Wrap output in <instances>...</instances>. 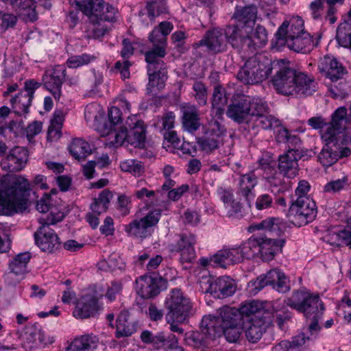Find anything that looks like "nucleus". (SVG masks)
<instances>
[{
    "instance_id": "64",
    "label": "nucleus",
    "mask_w": 351,
    "mask_h": 351,
    "mask_svg": "<svg viewBox=\"0 0 351 351\" xmlns=\"http://www.w3.org/2000/svg\"><path fill=\"white\" fill-rule=\"evenodd\" d=\"M291 27L287 29L286 38L295 37L296 36L303 34L304 22L300 17L293 18L290 21Z\"/></svg>"
},
{
    "instance_id": "29",
    "label": "nucleus",
    "mask_w": 351,
    "mask_h": 351,
    "mask_svg": "<svg viewBox=\"0 0 351 351\" xmlns=\"http://www.w3.org/2000/svg\"><path fill=\"white\" fill-rule=\"evenodd\" d=\"M250 33L249 27L229 25L225 29L226 42L238 49H246V38Z\"/></svg>"
},
{
    "instance_id": "31",
    "label": "nucleus",
    "mask_w": 351,
    "mask_h": 351,
    "mask_svg": "<svg viewBox=\"0 0 351 351\" xmlns=\"http://www.w3.org/2000/svg\"><path fill=\"white\" fill-rule=\"evenodd\" d=\"M257 184L258 177L254 171L241 175L239 180L237 194L245 198L250 207H251L250 201L254 197L252 190Z\"/></svg>"
},
{
    "instance_id": "55",
    "label": "nucleus",
    "mask_w": 351,
    "mask_h": 351,
    "mask_svg": "<svg viewBox=\"0 0 351 351\" xmlns=\"http://www.w3.org/2000/svg\"><path fill=\"white\" fill-rule=\"evenodd\" d=\"M348 178L347 176H343L341 179L332 180L326 184L324 186V192L335 194L348 187Z\"/></svg>"
},
{
    "instance_id": "42",
    "label": "nucleus",
    "mask_w": 351,
    "mask_h": 351,
    "mask_svg": "<svg viewBox=\"0 0 351 351\" xmlns=\"http://www.w3.org/2000/svg\"><path fill=\"white\" fill-rule=\"evenodd\" d=\"M130 313L128 311L121 312L117 319L116 337H128L136 331V324L129 320Z\"/></svg>"
},
{
    "instance_id": "38",
    "label": "nucleus",
    "mask_w": 351,
    "mask_h": 351,
    "mask_svg": "<svg viewBox=\"0 0 351 351\" xmlns=\"http://www.w3.org/2000/svg\"><path fill=\"white\" fill-rule=\"evenodd\" d=\"M24 19L34 21L38 19L37 5L34 0H8Z\"/></svg>"
},
{
    "instance_id": "10",
    "label": "nucleus",
    "mask_w": 351,
    "mask_h": 351,
    "mask_svg": "<svg viewBox=\"0 0 351 351\" xmlns=\"http://www.w3.org/2000/svg\"><path fill=\"white\" fill-rule=\"evenodd\" d=\"M101 287H94L88 293L80 297L73 311V316L77 319H86L93 317L101 308L99 300L104 296Z\"/></svg>"
},
{
    "instance_id": "37",
    "label": "nucleus",
    "mask_w": 351,
    "mask_h": 351,
    "mask_svg": "<svg viewBox=\"0 0 351 351\" xmlns=\"http://www.w3.org/2000/svg\"><path fill=\"white\" fill-rule=\"evenodd\" d=\"M99 339L93 335L75 338L66 351H92L97 347Z\"/></svg>"
},
{
    "instance_id": "32",
    "label": "nucleus",
    "mask_w": 351,
    "mask_h": 351,
    "mask_svg": "<svg viewBox=\"0 0 351 351\" xmlns=\"http://www.w3.org/2000/svg\"><path fill=\"white\" fill-rule=\"evenodd\" d=\"M220 326L244 325L245 317H243L239 308L224 306L219 309L217 317Z\"/></svg>"
},
{
    "instance_id": "14",
    "label": "nucleus",
    "mask_w": 351,
    "mask_h": 351,
    "mask_svg": "<svg viewBox=\"0 0 351 351\" xmlns=\"http://www.w3.org/2000/svg\"><path fill=\"white\" fill-rule=\"evenodd\" d=\"M289 23L285 21L282 23L276 34V45L278 47H282L285 45L296 52L306 53L309 51V47L311 44V39L308 34L296 36L295 37L286 38L287 34V28Z\"/></svg>"
},
{
    "instance_id": "19",
    "label": "nucleus",
    "mask_w": 351,
    "mask_h": 351,
    "mask_svg": "<svg viewBox=\"0 0 351 351\" xmlns=\"http://www.w3.org/2000/svg\"><path fill=\"white\" fill-rule=\"evenodd\" d=\"M40 86V83L34 80H27L25 87L18 95L11 99L14 112L16 114L27 113L31 106L34 93Z\"/></svg>"
},
{
    "instance_id": "2",
    "label": "nucleus",
    "mask_w": 351,
    "mask_h": 351,
    "mask_svg": "<svg viewBox=\"0 0 351 351\" xmlns=\"http://www.w3.org/2000/svg\"><path fill=\"white\" fill-rule=\"evenodd\" d=\"M81 6L82 12L93 25V36H103L108 31L107 25L103 23L114 21L117 10L104 0H84Z\"/></svg>"
},
{
    "instance_id": "60",
    "label": "nucleus",
    "mask_w": 351,
    "mask_h": 351,
    "mask_svg": "<svg viewBox=\"0 0 351 351\" xmlns=\"http://www.w3.org/2000/svg\"><path fill=\"white\" fill-rule=\"evenodd\" d=\"M278 270L277 269H271L266 274L258 276L254 282L255 289L261 290L265 287L270 285L271 282H274V278H277Z\"/></svg>"
},
{
    "instance_id": "30",
    "label": "nucleus",
    "mask_w": 351,
    "mask_h": 351,
    "mask_svg": "<svg viewBox=\"0 0 351 351\" xmlns=\"http://www.w3.org/2000/svg\"><path fill=\"white\" fill-rule=\"evenodd\" d=\"M166 10L163 0H146L145 7L138 12L141 21L148 26L154 22L156 17L160 15Z\"/></svg>"
},
{
    "instance_id": "50",
    "label": "nucleus",
    "mask_w": 351,
    "mask_h": 351,
    "mask_svg": "<svg viewBox=\"0 0 351 351\" xmlns=\"http://www.w3.org/2000/svg\"><path fill=\"white\" fill-rule=\"evenodd\" d=\"M324 310V307L323 305L317 311H313V314L310 317H306L308 319H310V323L306 330V333L309 334V335L306 336V339L310 340L317 337L321 329L319 321L322 317Z\"/></svg>"
},
{
    "instance_id": "34",
    "label": "nucleus",
    "mask_w": 351,
    "mask_h": 351,
    "mask_svg": "<svg viewBox=\"0 0 351 351\" xmlns=\"http://www.w3.org/2000/svg\"><path fill=\"white\" fill-rule=\"evenodd\" d=\"M196 242L195 236L191 234H182L176 244L177 250L180 253L183 262H191L195 256L194 245Z\"/></svg>"
},
{
    "instance_id": "63",
    "label": "nucleus",
    "mask_w": 351,
    "mask_h": 351,
    "mask_svg": "<svg viewBox=\"0 0 351 351\" xmlns=\"http://www.w3.org/2000/svg\"><path fill=\"white\" fill-rule=\"evenodd\" d=\"M84 114L87 121L98 122L101 119L104 118V114L99 105L91 104L86 106Z\"/></svg>"
},
{
    "instance_id": "3",
    "label": "nucleus",
    "mask_w": 351,
    "mask_h": 351,
    "mask_svg": "<svg viewBox=\"0 0 351 351\" xmlns=\"http://www.w3.org/2000/svg\"><path fill=\"white\" fill-rule=\"evenodd\" d=\"M267 110L268 106L262 99L245 95H236L228 106L226 114L234 122L242 123L250 117Z\"/></svg>"
},
{
    "instance_id": "40",
    "label": "nucleus",
    "mask_w": 351,
    "mask_h": 351,
    "mask_svg": "<svg viewBox=\"0 0 351 351\" xmlns=\"http://www.w3.org/2000/svg\"><path fill=\"white\" fill-rule=\"evenodd\" d=\"M257 8L254 5L237 8L234 17L240 23L239 25L249 27V29L254 25L256 19Z\"/></svg>"
},
{
    "instance_id": "39",
    "label": "nucleus",
    "mask_w": 351,
    "mask_h": 351,
    "mask_svg": "<svg viewBox=\"0 0 351 351\" xmlns=\"http://www.w3.org/2000/svg\"><path fill=\"white\" fill-rule=\"evenodd\" d=\"M201 331L207 341L214 340L222 334L217 317L211 315L203 317L201 322Z\"/></svg>"
},
{
    "instance_id": "62",
    "label": "nucleus",
    "mask_w": 351,
    "mask_h": 351,
    "mask_svg": "<svg viewBox=\"0 0 351 351\" xmlns=\"http://www.w3.org/2000/svg\"><path fill=\"white\" fill-rule=\"evenodd\" d=\"M280 220L279 218H269L254 225L256 230H265L269 232H278L280 230Z\"/></svg>"
},
{
    "instance_id": "16",
    "label": "nucleus",
    "mask_w": 351,
    "mask_h": 351,
    "mask_svg": "<svg viewBox=\"0 0 351 351\" xmlns=\"http://www.w3.org/2000/svg\"><path fill=\"white\" fill-rule=\"evenodd\" d=\"M225 129L217 121H214L205 134L197 138V143L199 149L206 152L211 153L223 145V136Z\"/></svg>"
},
{
    "instance_id": "21",
    "label": "nucleus",
    "mask_w": 351,
    "mask_h": 351,
    "mask_svg": "<svg viewBox=\"0 0 351 351\" xmlns=\"http://www.w3.org/2000/svg\"><path fill=\"white\" fill-rule=\"evenodd\" d=\"M66 69L63 66H56L47 71L43 77L45 87L51 93L56 99L61 96V86L65 80Z\"/></svg>"
},
{
    "instance_id": "9",
    "label": "nucleus",
    "mask_w": 351,
    "mask_h": 351,
    "mask_svg": "<svg viewBox=\"0 0 351 351\" xmlns=\"http://www.w3.org/2000/svg\"><path fill=\"white\" fill-rule=\"evenodd\" d=\"M317 213L316 204L313 199L297 197L291 203L287 216L292 223L301 226L313 221Z\"/></svg>"
},
{
    "instance_id": "53",
    "label": "nucleus",
    "mask_w": 351,
    "mask_h": 351,
    "mask_svg": "<svg viewBox=\"0 0 351 351\" xmlns=\"http://www.w3.org/2000/svg\"><path fill=\"white\" fill-rule=\"evenodd\" d=\"M222 334L229 343H237L243 331V325L220 326Z\"/></svg>"
},
{
    "instance_id": "15",
    "label": "nucleus",
    "mask_w": 351,
    "mask_h": 351,
    "mask_svg": "<svg viewBox=\"0 0 351 351\" xmlns=\"http://www.w3.org/2000/svg\"><path fill=\"white\" fill-rule=\"evenodd\" d=\"M351 128V105L348 114L345 107L338 108L332 114L330 126L327 128L324 136L330 138H344V132Z\"/></svg>"
},
{
    "instance_id": "54",
    "label": "nucleus",
    "mask_w": 351,
    "mask_h": 351,
    "mask_svg": "<svg viewBox=\"0 0 351 351\" xmlns=\"http://www.w3.org/2000/svg\"><path fill=\"white\" fill-rule=\"evenodd\" d=\"M267 112H263L259 114H254L256 122L258 126L264 130H272L280 126V120L271 115H265Z\"/></svg>"
},
{
    "instance_id": "7",
    "label": "nucleus",
    "mask_w": 351,
    "mask_h": 351,
    "mask_svg": "<svg viewBox=\"0 0 351 351\" xmlns=\"http://www.w3.org/2000/svg\"><path fill=\"white\" fill-rule=\"evenodd\" d=\"M167 323H183L191 314V302L180 289H172L165 300Z\"/></svg>"
},
{
    "instance_id": "57",
    "label": "nucleus",
    "mask_w": 351,
    "mask_h": 351,
    "mask_svg": "<svg viewBox=\"0 0 351 351\" xmlns=\"http://www.w3.org/2000/svg\"><path fill=\"white\" fill-rule=\"evenodd\" d=\"M337 38L340 45L351 48V23H346L337 32Z\"/></svg>"
},
{
    "instance_id": "23",
    "label": "nucleus",
    "mask_w": 351,
    "mask_h": 351,
    "mask_svg": "<svg viewBox=\"0 0 351 351\" xmlns=\"http://www.w3.org/2000/svg\"><path fill=\"white\" fill-rule=\"evenodd\" d=\"M225 31L214 28L206 32L204 38L196 43L197 46L206 45L209 50L214 53H219L226 47Z\"/></svg>"
},
{
    "instance_id": "27",
    "label": "nucleus",
    "mask_w": 351,
    "mask_h": 351,
    "mask_svg": "<svg viewBox=\"0 0 351 351\" xmlns=\"http://www.w3.org/2000/svg\"><path fill=\"white\" fill-rule=\"evenodd\" d=\"M259 256L264 261L272 260L276 254L280 252L284 245L282 239L258 237Z\"/></svg>"
},
{
    "instance_id": "1",
    "label": "nucleus",
    "mask_w": 351,
    "mask_h": 351,
    "mask_svg": "<svg viewBox=\"0 0 351 351\" xmlns=\"http://www.w3.org/2000/svg\"><path fill=\"white\" fill-rule=\"evenodd\" d=\"M28 180L21 176L5 175L0 180V214L12 215L27 207Z\"/></svg>"
},
{
    "instance_id": "56",
    "label": "nucleus",
    "mask_w": 351,
    "mask_h": 351,
    "mask_svg": "<svg viewBox=\"0 0 351 351\" xmlns=\"http://www.w3.org/2000/svg\"><path fill=\"white\" fill-rule=\"evenodd\" d=\"M120 167L123 171L130 172L134 176H140L144 169L141 162L132 159L121 162Z\"/></svg>"
},
{
    "instance_id": "28",
    "label": "nucleus",
    "mask_w": 351,
    "mask_h": 351,
    "mask_svg": "<svg viewBox=\"0 0 351 351\" xmlns=\"http://www.w3.org/2000/svg\"><path fill=\"white\" fill-rule=\"evenodd\" d=\"M239 309L243 317H245V322L254 319H263V316L274 317L271 312L265 309L263 304L256 300L243 304Z\"/></svg>"
},
{
    "instance_id": "25",
    "label": "nucleus",
    "mask_w": 351,
    "mask_h": 351,
    "mask_svg": "<svg viewBox=\"0 0 351 351\" xmlns=\"http://www.w3.org/2000/svg\"><path fill=\"white\" fill-rule=\"evenodd\" d=\"M318 69L321 73L333 82L341 79L346 73V69L342 64L336 58L330 56H325L320 59Z\"/></svg>"
},
{
    "instance_id": "44",
    "label": "nucleus",
    "mask_w": 351,
    "mask_h": 351,
    "mask_svg": "<svg viewBox=\"0 0 351 351\" xmlns=\"http://www.w3.org/2000/svg\"><path fill=\"white\" fill-rule=\"evenodd\" d=\"M69 149L73 158L79 161L84 160L92 152L90 145L82 138H74Z\"/></svg>"
},
{
    "instance_id": "26",
    "label": "nucleus",
    "mask_w": 351,
    "mask_h": 351,
    "mask_svg": "<svg viewBox=\"0 0 351 351\" xmlns=\"http://www.w3.org/2000/svg\"><path fill=\"white\" fill-rule=\"evenodd\" d=\"M180 111L184 130L191 133L197 131L200 127V118L196 106L183 104L180 106Z\"/></svg>"
},
{
    "instance_id": "33",
    "label": "nucleus",
    "mask_w": 351,
    "mask_h": 351,
    "mask_svg": "<svg viewBox=\"0 0 351 351\" xmlns=\"http://www.w3.org/2000/svg\"><path fill=\"white\" fill-rule=\"evenodd\" d=\"M213 261L219 267L226 268L228 265L241 263L243 261V258L237 247L219 250L213 255Z\"/></svg>"
},
{
    "instance_id": "61",
    "label": "nucleus",
    "mask_w": 351,
    "mask_h": 351,
    "mask_svg": "<svg viewBox=\"0 0 351 351\" xmlns=\"http://www.w3.org/2000/svg\"><path fill=\"white\" fill-rule=\"evenodd\" d=\"M227 101L226 89L220 84L215 85L212 95V106H225Z\"/></svg>"
},
{
    "instance_id": "17",
    "label": "nucleus",
    "mask_w": 351,
    "mask_h": 351,
    "mask_svg": "<svg viewBox=\"0 0 351 351\" xmlns=\"http://www.w3.org/2000/svg\"><path fill=\"white\" fill-rule=\"evenodd\" d=\"M136 291L144 299H149L158 295L165 287L166 281L162 277L143 276L136 281Z\"/></svg>"
},
{
    "instance_id": "6",
    "label": "nucleus",
    "mask_w": 351,
    "mask_h": 351,
    "mask_svg": "<svg viewBox=\"0 0 351 351\" xmlns=\"http://www.w3.org/2000/svg\"><path fill=\"white\" fill-rule=\"evenodd\" d=\"M117 145L126 141L134 147L143 148L145 145L146 126L136 115H130L120 127V133L115 134Z\"/></svg>"
},
{
    "instance_id": "49",
    "label": "nucleus",
    "mask_w": 351,
    "mask_h": 351,
    "mask_svg": "<svg viewBox=\"0 0 351 351\" xmlns=\"http://www.w3.org/2000/svg\"><path fill=\"white\" fill-rule=\"evenodd\" d=\"M97 130L101 136L108 137L110 145L118 147L116 143L115 134L120 133V127H114L112 123L105 120L97 125Z\"/></svg>"
},
{
    "instance_id": "52",
    "label": "nucleus",
    "mask_w": 351,
    "mask_h": 351,
    "mask_svg": "<svg viewBox=\"0 0 351 351\" xmlns=\"http://www.w3.org/2000/svg\"><path fill=\"white\" fill-rule=\"evenodd\" d=\"M258 237H252L239 247L243 260L259 256Z\"/></svg>"
},
{
    "instance_id": "48",
    "label": "nucleus",
    "mask_w": 351,
    "mask_h": 351,
    "mask_svg": "<svg viewBox=\"0 0 351 351\" xmlns=\"http://www.w3.org/2000/svg\"><path fill=\"white\" fill-rule=\"evenodd\" d=\"M306 340L305 334L302 333L294 337L291 341H281L275 348L282 351H301Z\"/></svg>"
},
{
    "instance_id": "13",
    "label": "nucleus",
    "mask_w": 351,
    "mask_h": 351,
    "mask_svg": "<svg viewBox=\"0 0 351 351\" xmlns=\"http://www.w3.org/2000/svg\"><path fill=\"white\" fill-rule=\"evenodd\" d=\"M160 210L149 212L140 219H134L125 227V231L129 236L143 239L152 234V228L159 221Z\"/></svg>"
},
{
    "instance_id": "43",
    "label": "nucleus",
    "mask_w": 351,
    "mask_h": 351,
    "mask_svg": "<svg viewBox=\"0 0 351 351\" xmlns=\"http://www.w3.org/2000/svg\"><path fill=\"white\" fill-rule=\"evenodd\" d=\"M219 194L229 216H233L241 212V203L234 197V195L230 191L221 189L219 190Z\"/></svg>"
},
{
    "instance_id": "22",
    "label": "nucleus",
    "mask_w": 351,
    "mask_h": 351,
    "mask_svg": "<svg viewBox=\"0 0 351 351\" xmlns=\"http://www.w3.org/2000/svg\"><path fill=\"white\" fill-rule=\"evenodd\" d=\"M302 156V151L299 149H288L287 153L278 158V169L287 178H294L298 172V161Z\"/></svg>"
},
{
    "instance_id": "11",
    "label": "nucleus",
    "mask_w": 351,
    "mask_h": 351,
    "mask_svg": "<svg viewBox=\"0 0 351 351\" xmlns=\"http://www.w3.org/2000/svg\"><path fill=\"white\" fill-rule=\"evenodd\" d=\"M285 302L288 306L302 313L306 317H310L313 311H317L324 305L319 295L304 289L294 291Z\"/></svg>"
},
{
    "instance_id": "45",
    "label": "nucleus",
    "mask_w": 351,
    "mask_h": 351,
    "mask_svg": "<svg viewBox=\"0 0 351 351\" xmlns=\"http://www.w3.org/2000/svg\"><path fill=\"white\" fill-rule=\"evenodd\" d=\"M264 178L271 188L273 193H280L289 190L291 186V182L287 178L285 180L280 175L275 173L271 176H265Z\"/></svg>"
},
{
    "instance_id": "36",
    "label": "nucleus",
    "mask_w": 351,
    "mask_h": 351,
    "mask_svg": "<svg viewBox=\"0 0 351 351\" xmlns=\"http://www.w3.org/2000/svg\"><path fill=\"white\" fill-rule=\"evenodd\" d=\"M267 42V33L265 28L257 25L254 29H250V33L246 38V49L254 50L266 45Z\"/></svg>"
},
{
    "instance_id": "12",
    "label": "nucleus",
    "mask_w": 351,
    "mask_h": 351,
    "mask_svg": "<svg viewBox=\"0 0 351 351\" xmlns=\"http://www.w3.org/2000/svg\"><path fill=\"white\" fill-rule=\"evenodd\" d=\"M326 141L322 152L318 155V160L324 167H330L342 158L350 155L351 150L348 147L343 139L330 138L322 136Z\"/></svg>"
},
{
    "instance_id": "5",
    "label": "nucleus",
    "mask_w": 351,
    "mask_h": 351,
    "mask_svg": "<svg viewBox=\"0 0 351 351\" xmlns=\"http://www.w3.org/2000/svg\"><path fill=\"white\" fill-rule=\"evenodd\" d=\"M64 217V213L51 210L46 218L39 219L41 226L35 232L34 237L36 243L43 252H51L58 248L60 243L59 238L49 226L62 221Z\"/></svg>"
},
{
    "instance_id": "18",
    "label": "nucleus",
    "mask_w": 351,
    "mask_h": 351,
    "mask_svg": "<svg viewBox=\"0 0 351 351\" xmlns=\"http://www.w3.org/2000/svg\"><path fill=\"white\" fill-rule=\"evenodd\" d=\"M205 293H210L217 298H225L233 295L237 290L234 280L228 276H222L216 279H208Z\"/></svg>"
},
{
    "instance_id": "20",
    "label": "nucleus",
    "mask_w": 351,
    "mask_h": 351,
    "mask_svg": "<svg viewBox=\"0 0 351 351\" xmlns=\"http://www.w3.org/2000/svg\"><path fill=\"white\" fill-rule=\"evenodd\" d=\"M29 154L24 147H15L12 149L7 156L1 162L3 170L10 172L19 171L26 165Z\"/></svg>"
},
{
    "instance_id": "41",
    "label": "nucleus",
    "mask_w": 351,
    "mask_h": 351,
    "mask_svg": "<svg viewBox=\"0 0 351 351\" xmlns=\"http://www.w3.org/2000/svg\"><path fill=\"white\" fill-rule=\"evenodd\" d=\"M165 49L163 47H153V49L145 53V60L147 65V72L165 69L164 62L161 60L165 56Z\"/></svg>"
},
{
    "instance_id": "59",
    "label": "nucleus",
    "mask_w": 351,
    "mask_h": 351,
    "mask_svg": "<svg viewBox=\"0 0 351 351\" xmlns=\"http://www.w3.org/2000/svg\"><path fill=\"white\" fill-rule=\"evenodd\" d=\"M95 58L93 56L83 53L81 55L71 56L67 60L66 64L69 67L75 69L79 66L88 64L95 60Z\"/></svg>"
},
{
    "instance_id": "35",
    "label": "nucleus",
    "mask_w": 351,
    "mask_h": 351,
    "mask_svg": "<svg viewBox=\"0 0 351 351\" xmlns=\"http://www.w3.org/2000/svg\"><path fill=\"white\" fill-rule=\"evenodd\" d=\"M294 88V95H311L317 90V83L313 77L297 71Z\"/></svg>"
},
{
    "instance_id": "4",
    "label": "nucleus",
    "mask_w": 351,
    "mask_h": 351,
    "mask_svg": "<svg viewBox=\"0 0 351 351\" xmlns=\"http://www.w3.org/2000/svg\"><path fill=\"white\" fill-rule=\"evenodd\" d=\"M273 62L265 55L256 53L245 60L237 73V78L245 84L262 82L271 73Z\"/></svg>"
},
{
    "instance_id": "8",
    "label": "nucleus",
    "mask_w": 351,
    "mask_h": 351,
    "mask_svg": "<svg viewBox=\"0 0 351 351\" xmlns=\"http://www.w3.org/2000/svg\"><path fill=\"white\" fill-rule=\"evenodd\" d=\"M272 71L274 74L271 82L276 91L284 95H293L297 71L284 60L274 61Z\"/></svg>"
},
{
    "instance_id": "58",
    "label": "nucleus",
    "mask_w": 351,
    "mask_h": 351,
    "mask_svg": "<svg viewBox=\"0 0 351 351\" xmlns=\"http://www.w3.org/2000/svg\"><path fill=\"white\" fill-rule=\"evenodd\" d=\"M193 90L195 92L194 97L200 106H205L207 104V88L205 84L201 81H195L193 85Z\"/></svg>"
},
{
    "instance_id": "46",
    "label": "nucleus",
    "mask_w": 351,
    "mask_h": 351,
    "mask_svg": "<svg viewBox=\"0 0 351 351\" xmlns=\"http://www.w3.org/2000/svg\"><path fill=\"white\" fill-rule=\"evenodd\" d=\"M31 258L30 253L26 252L16 255L10 263L12 273L16 276L23 275L27 271V265Z\"/></svg>"
},
{
    "instance_id": "47",
    "label": "nucleus",
    "mask_w": 351,
    "mask_h": 351,
    "mask_svg": "<svg viewBox=\"0 0 351 351\" xmlns=\"http://www.w3.org/2000/svg\"><path fill=\"white\" fill-rule=\"evenodd\" d=\"M149 83L147 90L149 92L154 91V88L160 90L165 86V81L167 79L166 69H158L148 72Z\"/></svg>"
},
{
    "instance_id": "51",
    "label": "nucleus",
    "mask_w": 351,
    "mask_h": 351,
    "mask_svg": "<svg viewBox=\"0 0 351 351\" xmlns=\"http://www.w3.org/2000/svg\"><path fill=\"white\" fill-rule=\"evenodd\" d=\"M276 140L280 143H286L290 149H299L297 147L301 144V141L298 135L292 134L287 128H282L278 131Z\"/></svg>"
},
{
    "instance_id": "24",
    "label": "nucleus",
    "mask_w": 351,
    "mask_h": 351,
    "mask_svg": "<svg viewBox=\"0 0 351 351\" xmlns=\"http://www.w3.org/2000/svg\"><path fill=\"white\" fill-rule=\"evenodd\" d=\"M272 321L271 317L263 316V319L246 322L243 325V331L245 332L247 339L252 343L258 342L266 331L267 328L271 324Z\"/></svg>"
}]
</instances>
